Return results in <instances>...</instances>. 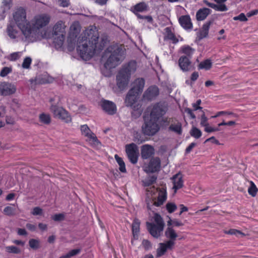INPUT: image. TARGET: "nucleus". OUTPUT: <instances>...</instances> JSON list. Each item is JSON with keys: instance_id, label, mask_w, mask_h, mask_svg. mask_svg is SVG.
Returning <instances> with one entry per match:
<instances>
[{"instance_id": "nucleus-18", "label": "nucleus", "mask_w": 258, "mask_h": 258, "mask_svg": "<svg viewBox=\"0 0 258 258\" xmlns=\"http://www.w3.org/2000/svg\"><path fill=\"white\" fill-rule=\"evenodd\" d=\"M145 81L142 78H138L134 81L132 83V87L130 90L131 93H135L136 94H141L144 87Z\"/></svg>"}, {"instance_id": "nucleus-49", "label": "nucleus", "mask_w": 258, "mask_h": 258, "mask_svg": "<svg viewBox=\"0 0 258 258\" xmlns=\"http://www.w3.org/2000/svg\"><path fill=\"white\" fill-rule=\"evenodd\" d=\"M203 114L201 116V125L202 126H205V127L209 125V123L208 122V118L206 116L205 112L202 111Z\"/></svg>"}, {"instance_id": "nucleus-35", "label": "nucleus", "mask_w": 258, "mask_h": 258, "mask_svg": "<svg viewBox=\"0 0 258 258\" xmlns=\"http://www.w3.org/2000/svg\"><path fill=\"white\" fill-rule=\"evenodd\" d=\"M249 182L250 185L248 188V192L252 197H254L258 191V189L252 181H250Z\"/></svg>"}, {"instance_id": "nucleus-54", "label": "nucleus", "mask_w": 258, "mask_h": 258, "mask_svg": "<svg viewBox=\"0 0 258 258\" xmlns=\"http://www.w3.org/2000/svg\"><path fill=\"white\" fill-rule=\"evenodd\" d=\"M31 214L33 215H41L42 214V209L38 207L34 208L32 209Z\"/></svg>"}, {"instance_id": "nucleus-26", "label": "nucleus", "mask_w": 258, "mask_h": 258, "mask_svg": "<svg viewBox=\"0 0 258 258\" xmlns=\"http://www.w3.org/2000/svg\"><path fill=\"white\" fill-rule=\"evenodd\" d=\"M179 22L181 26L185 29H190L192 27V24L189 16H182L179 19Z\"/></svg>"}, {"instance_id": "nucleus-17", "label": "nucleus", "mask_w": 258, "mask_h": 258, "mask_svg": "<svg viewBox=\"0 0 258 258\" xmlns=\"http://www.w3.org/2000/svg\"><path fill=\"white\" fill-rule=\"evenodd\" d=\"M81 31V26L78 22H74L70 27L68 39L73 42Z\"/></svg>"}, {"instance_id": "nucleus-59", "label": "nucleus", "mask_w": 258, "mask_h": 258, "mask_svg": "<svg viewBox=\"0 0 258 258\" xmlns=\"http://www.w3.org/2000/svg\"><path fill=\"white\" fill-rule=\"evenodd\" d=\"M184 111L186 113H187L190 116L191 118H192V119L196 118V116L194 114L192 110L191 109H190L189 108H185Z\"/></svg>"}, {"instance_id": "nucleus-58", "label": "nucleus", "mask_w": 258, "mask_h": 258, "mask_svg": "<svg viewBox=\"0 0 258 258\" xmlns=\"http://www.w3.org/2000/svg\"><path fill=\"white\" fill-rule=\"evenodd\" d=\"M59 5L63 7H67L69 5V0H58Z\"/></svg>"}, {"instance_id": "nucleus-6", "label": "nucleus", "mask_w": 258, "mask_h": 258, "mask_svg": "<svg viewBox=\"0 0 258 258\" xmlns=\"http://www.w3.org/2000/svg\"><path fill=\"white\" fill-rule=\"evenodd\" d=\"M157 121L146 116L144 118V123L142 125L143 133L146 136H152L155 135L159 130L160 127Z\"/></svg>"}, {"instance_id": "nucleus-48", "label": "nucleus", "mask_w": 258, "mask_h": 258, "mask_svg": "<svg viewBox=\"0 0 258 258\" xmlns=\"http://www.w3.org/2000/svg\"><path fill=\"white\" fill-rule=\"evenodd\" d=\"M21 56V52H14L11 54L9 56V59L11 61H15L19 59Z\"/></svg>"}, {"instance_id": "nucleus-30", "label": "nucleus", "mask_w": 258, "mask_h": 258, "mask_svg": "<svg viewBox=\"0 0 258 258\" xmlns=\"http://www.w3.org/2000/svg\"><path fill=\"white\" fill-rule=\"evenodd\" d=\"M140 221L138 219H135L134 220L132 226L133 234L135 238H137L138 237V234L140 231Z\"/></svg>"}, {"instance_id": "nucleus-20", "label": "nucleus", "mask_w": 258, "mask_h": 258, "mask_svg": "<svg viewBox=\"0 0 258 258\" xmlns=\"http://www.w3.org/2000/svg\"><path fill=\"white\" fill-rule=\"evenodd\" d=\"M53 79L47 74H43L38 76L34 80H31V83H34L35 84H44L46 83H52Z\"/></svg>"}, {"instance_id": "nucleus-63", "label": "nucleus", "mask_w": 258, "mask_h": 258, "mask_svg": "<svg viewBox=\"0 0 258 258\" xmlns=\"http://www.w3.org/2000/svg\"><path fill=\"white\" fill-rule=\"evenodd\" d=\"M183 225V223L181 221L178 220L177 219H173V226L179 227V226H182Z\"/></svg>"}, {"instance_id": "nucleus-39", "label": "nucleus", "mask_w": 258, "mask_h": 258, "mask_svg": "<svg viewBox=\"0 0 258 258\" xmlns=\"http://www.w3.org/2000/svg\"><path fill=\"white\" fill-rule=\"evenodd\" d=\"M190 135L196 139H199L201 137L202 133L201 130L197 127H192L190 131Z\"/></svg>"}, {"instance_id": "nucleus-22", "label": "nucleus", "mask_w": 258, "mask_h": 258, "mask_svg": "<svg viewBox=\"0 0 258 258\" xmlns=\"http://www.w3.org/2000/svg\"><path fill=\"white\" fill-rule=\"evenodd\" d=\"M158 88L156 86H151L144 93V97L148 100H152L158 96Z\"/></svg>"}, {"instance_id": "nucleus-53", "label": "nucleus", "mask_w": 258, "mask_h": 258, "mask_svg": "<svg viewBox=\"0 0 258 258\" xmlns=\"http://www.w3.org/2000/svg\"><path fill=\"white\" fill-rule=\"evenodd\" d=\"M215 10L218 11L224 12L226 11L228 9L225 4L220 3L219 5H216V7H215Z\"/></svg>"}, {"instance_id": "nucleus-40", "label": "nucleus", "mask_w": 258, "mask_h": 258, "mask_svg": "<svg viewBox=\"0 0 258 258\" xmlns=\"http://www.w3.org/2000/svg\"><path fill=\"white\" fill-rule=\"evenodd\" d=\"M212 66V62L210 60L207 59L201 62L199 65V69L209 70Z\"/></svg>"}, {"instance_id": "nucleus-42", "label": "nucleus", "mask_w": 258, "mask_h": 258, "mask_svg": "<svg viewBox=\"0 0 258 258\" xmlns=\"http://www.w3.org/2000/svg\"><path fill=\"white\" fill-rule=\"evenodd\" d=\"M224 232L227 234L234 235L237 236H239V235L240 237H242L245 235V234L241 231L234 229H231L228 231H225Z\"/></svg>"}, {"instance_id": "nucleus-9", "label": "nucleus", "mask_w": 258, "mask_h": 258, "mask_svg": "<svg viewBox=\"0 0 258 258\" xmlns=\"http://www.w3.org/2000/svg\"><path fill=\"white\" fill-rule=\"evenodd\" d=\"M50 110L55 118L61 119L67 123L72 121L71 117L63 107L52 103Z\"/></svg>"}, {"instance_id": "nucleus-1", "label": "nucleus", "mask_w": 258, "mask_h": 258, "mask_svg": "<svg viewBox=\"0 0 258 258\" xmlns=\"http://www.w3.org/2000/svg\"><path fill=\"white\" fill-rule=\"evenodd\" d=\"M107 42L106 38L99 37L95 28L90 27L79 36L77 42V50L81 57L89 60L101 50Z\"/></svg>"}, {"instance_id": "nucleus-61", "label": "nucleus", "mask_w": 258, "mask_h": 258, "mask_svg": "<svg viewBox=\"0 0 258 258\" xmlns=\"http://www.w3.org/2000/svg\"><path fill=\"white\" fill-rule=\"evenodd\" d=\"M27 228L31 231H35L36 229V226L34 224L27 223L26 225Z\"/></svg>"}, {"instance_id": "nucleus-60", "label": "nucleus", "mask_w": 258, "mask_h": 258, "mask_svg": "<svg viewBox=\"0 0 258 258\" xmlns=\"http://www.w3.org/2000/svg\"><path fill=\"white\" fill-rule=\"evenodd\" d=\"M142 244L145 249H148L151 247V244L148 240H143Z\"/></svg>"}, {"instance_id": "nucleus-44", "label": "nucleus", "mask_w": 258, "mask_h": 258, "mask_svg": "<svg viewBox=\"0 0 258 258\" xmlns=\"http://www.w3.org/2000/svg\"><path fill=\"white\" fill-rule=\"evenodd\" d=\"M30 247L33 249H37L40 247V241L38 239H31L29 240Z\"/></svg>"}, {"instance_id": "nucleus-16", "label": "nucleus", "mask_w": 258, "mask_h": 258, "mask_svg": "<svg viewBox=\"0 0 258 258\" xmlns=\"http://www.w3.org/2000/svg\"><path fill=\"white\" fill-rule=\"evenodd\" d=\"M174 242L172 241H167L165 243H160L159 247L157 249V257H160L163 255L166 252L167 249H172L174 245Z\"/></svg>"}, {"instance_id": "nucleus-2", "label": "nucleus", "mask_w": 258, "mask_h": 258, "mask_svg": "<svg viewBox=\"0 0 258 258\" xmlns=\"http://www.w3.org/2000/svg\"><path fill=\"white\" fill-rule=\"evenodd\" d=\"M125 48L124 46L113 44L108 46L104 52L102 60L106 69H111L119 65L124 59Z\"/></svg>"}, {"instance_id": "nucleus-24", "label": "nucleus", "mask_w": 258, "mask_h": 258, "mask_svg": "<svg viewBox=\"0 0 258 258\" xmlns=\"http://www.w3.org/2000/svg\"><path fill=\"white\" fill-rule=\"evenodd\" d=\"M182 175L180 173H177L174 175L172 178V182L173 184V189H174L175 191L178 189L181 188L183 186V180H182Z\"/></svg>"}, {"instance_id": "nucleus-15", "label": "nucleus", "mask_w": 258, "mask_h": 258, "mask_svg": "<svg viewBox=\"0 0 258 258\" xmlns=\"http://www.w3.org/2000/svg\"><path fill=\"white\" fill-rule=\"evenodd\" d=\"M102 109L109 114L112 115L116 111V105L114 103L108 100H103L100 102Z\"/></svg>"}, {"instance_id": "nucleus-34", "label": "nucleus", "mask_w": 258, "mask_h": 258, "mask_svg": "<svg viewBox=\"0 0 258 258\" xmlns=\"http://www.w3.org/2000/svg\"><path fill=\"white\" fill-rule=\"evenodd\" d=\"M7 32L8 35L11 38H15L18 34V31L16 30L15 26L9 25L7 28Z\"/></svg>"}, {"instance_id": "nucleus-32", "label": "nucleus", "mask_w": 258, "mask_h": 258, "mask_svg": "<svg viewBox=\"0 0 258 258\" xmlns=\"http://www.w3.org/2000/svg\"><path fill=\"white\" fill-rule=\"evenodd\" d=\"M169 130L171 131L174 132L177 134L181 135L182 133L181 123L179 122L171 123L169 127Z\"/></svg>"}, {"instance_id": "nucleus-46", "label": "nucleus", "mask_w": 258, "mask_h": 258, "mask_svg": "<svg viewBox=\"0 0 258 258\" xmlns=\"http://www.w3.org/2000/svg\"><path fill=\"white\" fill-rule=\"evenodd\" d=\"M4 213L8 216H12L15 214V209L11 206H7L4 209Z\"/></svg>"}, {"instance_id": "nucleus-55", "label": "nucleus", "mask_w": 258, "mask_h": 258, "mask_svg": "<svg viewBox=\"0 0 258 258\" xmlns=\"http://www.w3.org/2000/svg\"><path fill=\"white\" fill-rule=\"evenodd\" d=\"M201 100L199 99L197 101V102L195 103L192 104V106L194 107V110H201L202 111V107H201L200 105L201 104Z\"/></svg>"}, {"instance_id": "nucleus-3", "label": "nucleus", "mask_w": 258, "mask_h": 258, "mask_svg": "<svg viewBox=\"0 0 258 258\" xmlns=\"http://www.w3.org/2000/svg\"><path fill=\"white\" fill-rule=\"evenodd\" d=\"M13 17L17 26L23 34L26 37H29L32 30L29 21L26 19V11L22 8L18 9L14 13Z\"/></svg>"}, {"instance_id": "nucleus-21", "label": "nucleus", "mask_w": 258, "mask_h": 258, "mask_svg": "<svg viewBox=\"0 0 258 258\" xmlns=\"http://www.w3.org/2000/svg\"><path fill=\"white\" fill-rule=\"evenodd\" d=\"M137 69V63L135 61H131L126 66H124L120 72H123V74L128 75L130 77L134 74Z\"/></svg>"}, {"instance_id": "nucleus-38", "label": "nucleus", "mask_w": 258, "mask_h": 258, "mask_svg": "<svg viewBox=\"0 0 258 258\" xmlns=\"http://www.w3.org/2000/svg\"><path fill=\"white\" fill-rule=\"evenodd\" d=\"M157 177L155 176H149L143 180V184L145 186H150L155 182Z\"/></svg>"}, {"instance_id": "nucleus-62", "label": "nucleus", "mask_w": 258, "mask_h": 258, "mask_svg": "<svg viewBox=\"0 0 258 258\" xmlns=\"http://www.w3.org/2000/svg\"><path fill=\"white\" fill-rule=\"evenodd\" d=\"M219 130L218 128L212 127L209 126V125L205 128V131L208 133L218 131Z\"/></svg>"}, {"instance_id": "nucleus-31", "label": "nucleus", "mask_w": 258, "mask_h": 258, "mask_svg": "<svg viewBox=\"0 0 258 258\" xmlns=\"http://www.w3.org/2000/svg\"><path fill=\"white\" fill-rule=\"evenodd\" d=\"M211 23V22H207L203 26L199 34L200 39L204 38L208 36Z\"/></svg>"}, {"instance_id": "nucleus-4", "label": "nucleus", "mask_w": 258, "mask_h": 258, "mask_svg": "<svg viewBox=\"0 0 258 258\" xmlns=\"http://www.w3.org/2000/svg\"><path fill=\"white\" fill-rule=\"evenodd\" d=\"M154 220L156 224L147 222V227L151 235L155 238H158L161 235L165 224L161 216L157 213L154 214Z\"/></svg>"}, {"instance_id": "nucleus-36", "label": "nucleus", "mask_w": 258, "mask_h": 258, "mask_svg": "<svg viewBox=\"0 0 258 258\" xmlns=\"http://www.w3.org/2000/svg\"><path fill=\"white\" fill-rule=\"evenodd\" d=\"M13 0H3L2 2L1 8L3 9V13L9 10L12 6Z\"/></svg>"}, {"instance_id": "nucleus-25", "label": "nucleus", "mask_w": 258, "mask_h": 258, "mask_svg": "<svg viewBox=\"0 0 258 258\" xmlns=\"http://www.w3.org/2000/svg\"><path fill=\"white\" fill-rule=\"evenodd\" d=\"M154 154L153 147L149 145H145L142 147L141 155L143 158L148 159Z\"/></svg>"}, {"instance_id": "nucleus-41", "label": "nucleus", "mask_w": 258, "mask_h": 258, "mask_svg": "<svg viewBox=\"0 0 258 258\" xmlns=\"http://www.w3.org/2000/svg\"><path fill=\"white\" fill-rule=\"evenodd\" d=\"M194 50V49L188 45L183 46L180 49V51L182 53L186 54L188 56L192 55Z\"/></svg>"}, {"instance_id": "nucleus-33", "label": "nucleus", "mask_w": 258, "mask_h": 258, "mask_svg": "<svg viewBox=\"0 0 258 258\" xmlns=\"http://www.w3.org/2000/svg\"><path fill=\"white\" fill-rule=\"evenodd\" d=\"M80 248H76L69 251L68 253L61 255L59 258H71L79 254L81 252Z\"/></svg>"}, {"instance_id": "nucleus-13", "label": "nucleus", "mask_w": 258, "mask_h": 258, "mask_svg": "<svg viewBox=\"0 0 258 258\" xmlns=\"http://www.w3.org/2000/svg\"><path fill=\"white\" fill-rule=\"evenodd\" d=\"M125 150L130 161L133 164L136 163L139 155V150L137 146L134 143L126 145Z\"/></svg>"}, {"instance_id": "nucleus-27", "label": "nucleus", "mask_w": 258, "mask_h": 258, "mask_svg": "<svg viewBox=\"0 0 258 258\" xmlns=\"http://www.w3.org/2000/svg\"><path fill=\"white\" fill-rule=\"evenodd\" d=\"M179 65L183 71H188L191 69L190 62L188 58L185 56H181L179 59Z\"/></svg>"}, {"instance_id": "nucleus-7", "label": "nucleus", "mask_w": 258, "mask_h": 258, "mask_svg": "<svg viewBox=\"0 0 258 258\" xmlns=\"http://www.w3.org/2000/svg\"><path fill=\"white\" fill-rule=\"evenodd\" d=\"M167 111V107L166 105L161 103H157L152 107L150 116L148 117L157 121L162 119V121L168 123L170 121L168 118H162Z\"/></svg>"}, {"instance_id": "nucleus-64", "label": "nucleus", "mask_w": 258, "mask_h": 258, "mask_svg": "<svg viewBox=\"0 0 258 258\" xmlns=\"http://www.w3.org/2000/svg\"><path fill=\"white\" fill-rule=\"evenodd\" d=\"M17 232H18V234L19 235H27V231H26L25 229H22V228H19L17 230Z\"/></svg>"}, {"instance_id": "nucleus-57", "label": "nucleus", "mask_w": 258, "mask_h": 258, "mask_svg": "<svg viewBox=\"0 0 258 258\" xmlns=\"http://www.w3.org/2000/svg\"><path fill=\"white\" fill-rule=\"evenodd\" d=\"M224 114H228V115H232L233 117H237V115L231 112H225V111H220L218 112L216 115L214 116H213L212 117H217L221 115H224Z\"/></svg>"}, {"instance_id": "nucleus-8", "label": "nucleus", "mask_w": 258, "mask_h": 258, "mask_svg": "<svg viewBox=\"0 0 258 258\" xmlns=\"http://www.w3.org/2000/svg\"><path fill=\"white\" fill-rule=\"evenodd\" d=\"M148 196L152 195H157V197L153 199V205L156 207H159L165 202L166 200V192L164 188L160 189H156L154 186L149 187L146 188Z\"/></svg>"}, {"instance_id": "nucleus-29", "label": "nucleus", "mask_w": 258, "mask_h": 258, "mask_svg": "<svg viewBox=\"0 0 258 258\" xmlns=\"http://www.w3.org/2000/svg\"><path fill=\"white\" fill-rule=\"evenodd\" d=\"M211 10L208 8L200 9L197 13L196 17L198 21H203L210 14Z\"/></svg>"}, {"instance_id": "nucleus-50", "label": "nucleus", "mask_w": 258, "mask_h": 258, "mask_svg": "<svg viewBox=\"0 0 258 258\" xmlns=\"http://www.w3.org/2000/svg\"><path fill=\"white\" fill-rule=\"evenodd\" d=\"M12 72V68L11 67H4L2 70L0 75L4 77H6L8 74Z\"/></svg>"}, {"instance_id": "nucleus-47", "label": "nucleus", "mask_w": 258, "mask_h": 258, "mask_svg": "<svg viewBox=\"0 0 258 258\" xmlns=\"http://www.w3.org/2000/svg\"><path fill=\"white\" fill-rule=\"evenodd\" d=\"M166 207L168 212L170 213H173L177 209V206L176 205L172 203H167Z\"/></svg>"}, {"instance_id": "nucleus-56", "label": "nucleus", "mask_w": 258, "mask_h": 258, "mask_svg": "<svg viewBox=\"0 0 258 258\" xmlns=\"http://www.w3.org/2000/svg\"><path fill=\"white\" fill-rule=\"evenodd\" d=\"M234 20H239L240 21H246L247 20V18L243 13H241L239 15L233 18Z\"/></svg>"}, {"instance_id": "nucleus-43", "label": "nucleus", "mask_w": 258, "mask_h": 258, "mask_svg": "<svg viewBox=\"0 0 258 258\" xmlns=\"http://www.w3.org/2000/svg\"><path fill=\"white\" fill-rule=\"evenodd\" d=\"M147 5L144 2L137 4L134 6V10L137 12H143L147 10Z\"/></svg>"}, {"instance_id": "nucleus-11", "label": "nucleus", "mask_w": 258, "mask_h": 258, "mask_svg": "<svg viewBox=\"0 0 258 258\" xmlns=\"http://www.w3.org/2000/svg\"><path fill=\"white\" fill-rule=\"evenodd\" d=\"M50 16L47 14H40L34 17L32 23L35 28L39 29L47 26L50 21Z\"/></svg>"}, {"instance_id": "nucleus-45", "label": "nucleus", "mask_w": 258, "mask_h": 258, "mask_svg": "<svg viewBox=\"0 0 258 258\" xmlns=\"http://www.w3.org/2000/svg\"><path fill=\"white\" fill-rule=\"evenodd\" d=\"M6 250L9 253H20L21 252V249L18 247L15 246H9L6 247Z\"/></svg>"}, {"instance_id": "nucleus-14", "label": "nucleus", "mask_w": 258, "mask_h": 258, "mask_svg": "<svg viewBox=\"0 0 258 258\" xmlns=\"http://www.w3.org/2000/svg\"><path fill=\"white\" fill-rule=\"evenodd\" d=\"M130 77L123 74V72H119L116 76L117 86L120 90L124 89L128 85Z\"/></svg>"}, {"instance_id": "nucleus-5", "label": "nucleus", "mask_w": 258, "mask_h": 258, "mask_svg": "<svg viewBox=\"0 0 258 258\" xmlns=\"http://www.w3.org/2000/svg\"><path fill=\"white\" fill-rule=\"evenodd\" d=\"M66 28L64 22L61 21H58L53 27L54 43L57 48H60L63 45L66 38Z\"/></svg>"}, {"instance_id": "nucleus-23", "label": "nucleus", "mask_w": 258, "mask_h": 258, "mask_svg": "<svg viewBox=\"0 0 258 258\" xmlns=\"http://www.w3.org/2000/svg\"><path fill=\"white\" fill-rule=\"evenodd\" d=\"M139 94L135 93H131L130 90L127 93L125 100V103L127 106H130L133 108H135L134 104L137 100V97Z\"/></svg>"}, {"instance_id": "nucleus-10", "label": "nucleus", "mask_w": 258, "mask_h": 258, "mask_svg": "<svg viewBox=\"0 0 258 258\" xmlns=\"http://www.w3.org/2000/svg\"><path fill=\"white\" fill-rule=\"evenodd\" d=\"M81 131L82 134L87 138L86 141L92 146L94 147H99L101 146V143L97 139L96 135L90 130L87 125L85 124L82 125Z\"/></svg>"}, {"instance_id": "nucleus-19", "label": "nucleus", "mask_w": 258, "mask_h": 258, "mask_svg": "<svg viewBox=\"0 0 258 258\" xmlns=\"http://www.w3.org/2000/svg\"><path fill=\"white\" fill-rule=\"evenodd\" d=\"M160 167V160L159 158L152 159L149 165L145 167V171L147 172H154L158 171Z\"/></svg>"}, {"instance_id": "nucleus-51", "label": "nucleus", "mask_w": 258, "mask_h": 258, "mask_svg": "<svg viewBox=\"0 0 258 258\" xmlns=\"http://www.w3.org/2000/svg\"><path fill=\"white\" fill-rule=\"evenodd\" d=\"M32 59L30 57H26L24 59L22 67L24 69H28L31 63Z\"/></svg>"}, {"instance_id": "nucleus-37", "label": "nucleus", "mask_w": 258, "mask_h": 258, "mask_svg": "<svg viewBox=\"0 0 258 258\" xmlns=\"http://www.w3.org/2000/svg\"><path fill=\"white\" fill-rule=\"evenodd\" d=\"M39 117L40 121L43 123L48 124L50 123L51 117L48 114L41 113Z\"/></svg>"}, {"instance_id": "nucleus-52", "label": "nucleus", "mask_w": 258, "mask_h": 258, "mask_svg": "<svg viewBox=\"0 0 258 258\" xmlns=\"http://www.w3.org/2000/svg\"><path fill=\"white\" fill-rule=\"evenodd\" d=\"M64 218V215L62 213L55 214L52 217V219L55 221H61L63 220Z\"/></svg>"}, {"instance_id": "nucleus-12", "label": "nucleus", "mask_w": 258, "mask_h": 258, "mask_svg": "<svg viewBox=\"0 0 258 258\" xmlns=\"http://www.w3.org/2000/svg\"><path fill=\"white\" fill-rule=\"evenodd\" d=\"M17 90V85L14 83L3 82L0 83V95L10 96L15 94Z\"/></svg>"}, {"instance_id": "nucleus-28", "label": "nucleus", "mask_w": 258, "mask_h": 258, "mask_svg": "<svg viewBox=\"0 0 258 258\" xmlns=\"http://www.w3.org/2000/svg\"><path fill=\"white\" fill-rule=\"evenodd\" d=\"M165 235L169 239L168 241H172V242H174V240L178 237L177 234L173 227H167L165 231Z\"/></svg>"}]
</instances>
